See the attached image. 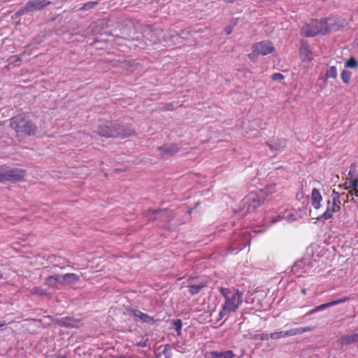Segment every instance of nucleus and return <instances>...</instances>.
<instances>
[{"mask_svg":"<svg viewBox=\"0 0 358 358\" xmlns=\"http://www.w3.org/2000/svg\"><path fill=\"white\" fill-rule=\"evenodd\" d=\"M349 187L352 189H355L357 188V186H358V181H357V178H350V180H349Z\"/></svg>","mask_w":358,"mask_h":358,"instance_id":"obj_34","label":"nucleus"},{"mask_svg":"<svg viewBox=\"0 0 358 358\" xmlns=\"http://www.w3.org/2000/svg\"><path fill=\"white\" fill-rule=\"evenodd\" d=\"M134 315L136 317L140 318V320L143 322L148 323V324H154L155 323V320L153 317H150L148 314L142 313L141 311H140L138 310H134Z\"/></svg>","mask_w":358,"mask_h":358,"instance_id":"obj_21","label":"nucleus"},{"mask_svg":"<svg viewBox=\"0 0 358 358\" xmlns=\"http://www.w3.org/2000/svg\"><path fill=\"white\" fill-rule=\"evenodd\" d=\"M293 336L292 329L287 331H279L271 333V339L278 340L282 338L289 337Z\"/></svg>","mask_w":358,"mask_h":358,"instance_id":"obj_20","label":"nucleus"},{"mask_svg":"<svg viewBox=\"0 0 358 358\" xmlns=\"http://www.w3.org/2000/svg\"><path fill=\"white\" fill-rule=\"evenodd\" d=\"M312 22H327V18H322L320 21H318L317 20H313Z\"/></svg>","mask_w":358,"mask_h":358,"instance_id":"obj_45","label":"nucleus"},{"mask_svg":"<svg viewBox=\"0 0 358 358\" xmlns=\"http://www.w3.org/2000/svg\"><path fill=\"white\" fill-rule=\"evenodd\" d=\"M285 78V76L282 74V73H273L272 76H271V79L274 81L275 80H282Z\"/></svg>","mask_w":358,"mask_h":358,"instance_id":"obj_35","label":"nucleus"},{"mask_svg":"<svg viewBox=\"0 0 358 358\" xmlns=\"http://www.w3.org/2000/svg\"><path fill=\"white\" fill-rule=\"evenodd\" d=\"M229 315V313L222 307V310L219 313V320L223 318L225 315Z\"/></svg>","mask_w":358,"mask_h":358,"instance_id":"obj_39","label":"nucleus"},{"mask_svg":"<svg viewBox=\"0 0 358 358\" xmlns=\"http://www.w3.org/2000/svg\"><path fill=\"white\" fill-rule=\"evenodd\" d=\"M297 266H298L297 264H295V265L294 266V268H296Z\"/></svg>","mask_w":358,"mask_h":358,"instance_id":"obj_55","label":"nucleus"},{"mask_svg":"<svg viewBox=\"0 0 358 358\" xmlns=\"http://www.w3.org/2000/svg\"><path fill=\"white\" fill-rule=\"evenodd\" d=\"M345 68L358 69V62L354 57H351L345 63Z\"/></svg>","mask_w":358,"mask_h":358,"instance_id":"obj_28","label":"nucleus"},{"mask_svg":"<svg viewBox=\"0 0 358 358\" xmlns=\"http://www.w3.org/2000/svg\"><path fill=\"white\" fill-rule=\"evenodd\" d=\"M57 267H59L57 264H54L52 268L56 269Z\"/></svg>","mask_w":358,"mask_h":358,"instance_id":"obj_51","label":"nucleus"},{"mask_svg":"<svg viewBox=\"0 0 358 358\" xmlns=\"http://www.w3.org/2000/svg\"><path fill=\"white\" fill-rule=\"evenodd\" d=\"M355 171V166L354 164L351 165L350 170L349 171L348 175L351 177L353 176L354 172Z\"/></svg>","mask_w":358,"mask_h":358,"instance_id":"obj_42","label":"nucleus"},{"mask_svg":"<svg viewBox=\"0 0 358 358\" xmlns=\"http://www.w3.org/2000/svg\"><path fill=\"white\" fill-rule=\"evenodd\" d=\"M8 60L15 66H19L20 62H22V58L20 56L13 55L11 56Z\"/></svg>","mask_w":358,"mask_h":358,"instance_id":"obj_33","label":"nucleus"},{"mask_svg":"<svg viewBox=\"0 0 358 358\" xmlns=\"http://www.w3.org/2000/svg\"><path fill=\"white\" fill-rule=\"evenodd\" d=\"M299 55L302 57L303 61L310 62L313 59V53L310 45L303 40L301 41Z\"/></svg>","mask_w":358,"mask_h":358,"instance_id":"obj_14","label":"nucleus"},{"mask_svg":"<svg viewBox=\"0 0 358 358\" xmlns=\"http://www.w3.org/2000/svg\"><path fill=\"white\" fill-rule=\"evenodd\" d=\"M99 3V1H92L85 3L83 6L80 8V10H88L93 8L95 6H96Z\"/></svg>","mask_w":358,"mask_h":358,"instance_id":"obj_32","label":"nucleus"},{"mask_svg":"<svg viewBox=\"0 0 358 358\" xmlns=\"http://www.w3.org/2000/svg\"><path fill=\"white\" fill-rule=\"evenodd\" d=\"M96 133L105 138H124L134 134L135 131L130 124H122L118 120H106L99 124Z\"/></svg>","mask_w":358,"mask_h":358,"instance_id":"obj_1","label":"nucleus"},{"mask_svg":"<svg viewBox=\"0 0 358 358\" xmlns=\"http://www.w3.org/2000/svg\"><path fill=\"white\" fill-rule=\"evenodd\" d=\"M334 22L337 23V22H342L339 20V18H338V19L334 20Z\"/></svg>","mask_w":358,"mask_h":358,"instance_id":"obj_50","label":"nucleus"},{"mask_svg":"<svg viewBox=\"0 0 358 358\" xmlns=\"http://www.w3.org/2000/svg\"><path fill=\"white\" fill-rule=\"evenodd\" d=\"M200 205V202H196L195 204H194V208H196V207H198Z\"/></svg>","mask_w":358,"mask_h":358,"instance_id":"obj_47","label":"nucleus"},{"mask_svg":"<svg viewBox=\"0 0 358 358\" xmlns=\"http://www.w3.org/2000/svg\"><path fill=\"white\" fill-rule=\"evenodd\" d=\"M287 141L285 138L277 139L268 142L267 145L270 150L275 152H281L286 147Z\"/></svg>","mask_w":358,"mask_h":358,"instance_id":"obj_16","label":"nucleus"},{"mask_svg":"<svg viewBox=\"0 0 358 358\" xmlns=\"http://www.w3.org/2000/svg\"><path fill=\"white\" fill-rule=\"evenodd\" d=\"M341 200L339 198H332L331 211L338 212L341 210Z\"/></svg>","mask_w":358,"mask_h":358,"instance_id":"obj_31","label":"nucleus"},{"mask_svg":"<svg viewBox=\"0 0 358 358\" xmlns=\"http://www.w3.org/2000/svg\"><path fill=\"white\" fill-rule=\"evenodd\" d=\"M44 285L53 289H62L64 288L62 275L55 273L46 277L44 280Z\"/></svg>","mask_w":358,"mask_h":358,"instance_id":"obj_10","label":"nucleus"},{"mask_svg":"<svg viewBox=\"0 0 358 358\" xmlns=\"http://www.w3.org/2000/svg\"><path fill=\"white\" fill-rule=\"evenodd\" d=\"M343 27L339 24H305L301 29V33L306 37H314L317 34L325 35L332 30L338 31Z\"/></svg>","mask_w":358,"mask_h":358,"instance_id":"obj_3","label":"nucleus"},{"mask_svg":"<svg viewBox=\"0 0 358 358\" xmlns=\"http://www.w3.org/2000/svg\"><path fill=\"white\" fill-rule=\"evenodd\" d=\"M25 175L24 169L10 168L7 165H0V183L21 181Z\"/></svg>","mask_w":358,"mask_h":358,"instance_id":"obj_5","label":"nucleus"},{"mask_svg":"<svg viewBox=\"0 0 358 358\" xmlns=\"http://www.w3.org/2000/svg\"><path fill=\"white\" fill-rule=\"evenodd\" d=\"M206 358H234L235 355L231 350L212 351L206 354Z\"/></svg>","mask_w":358,"mask_h":358,"instance_id":"obj_18","label":"nucleus"},{"mask_svg":"<svg viewBox=\"0 0 358 358\" xmlns=\"http://www.w3.org/2000/svg\"><path fill=\"white\" fill-rule=\"evenodd\" d=\"M194 279L189 280V292L191 295H195L198 294L202 288L205 287L207 285L206 281H200L194 283Z\"/></svg>","mask_w":358,"mask_h":358,"instance_id":"obj_15","label":"nucleus"},{"mask_svg":"<svg viewBox=\"0 0 358 358\" xmlns=\"http://www.w3.org/2000/svg\"><path fill=\"white\" fill-rule=\"evenodd\" d=\"M157 150L159 152L162 158L167 159L177 153L179 148L175 144H165L163 146L157 147Z\"/></svg>","mask_w":358,"mask_h":358,"instance_id":"obj_11","label":"nucleus"},{"mask_svg":"<svg viewBox=\"0 0 358 358\" xmlns=\"http://www.w3.org/2000/svg\"><path fill=\"white\" fill-rule=\"evenodd\" d=\"M322 200V195L319 190L314 188L311 193V204L315 209H319L321 206V201Z\"/></svg>","mask_w":358,"mask_h":358,"instance_id":"obj_19","label":"nucleus"},{"mask_svg":"<svg viewBox=\"0 0 358 358\" xmlns=\"http://www.w3.org/2000/svg\"><path fill=\"white\" fill-rule=\"evenodd\" d=\"M282 219V217H281L280 215H278L273 218V222L275 223L278 221H280Z\"/></svg>","mask_w":358,"mask_h":358,"instance_id":"obj_43","label":"nucleus"},{"mask_svg":"<svg viewBox=\"0 0 358 358\" xmlns=\"http://www.w3.org/2000/svg\"><path fill=\"white\" fill-rule=\"evenodd\" d=\"M330 201H327V207L325 210V212L322 214L321 215L317 217L315 219L318 221H320L322 220H327L332 217L334 213H337L336 211H331V207Z\"/></svg>","mask_w":358,"mask_h":358,"instance_id":"obj_22","label":"nucleus"},{"mask_svg":"<svg viewBox=\"0 0 358 358\" xmlns=\"http://www.w3.org/2000/svg\"><path fill=\"white\" fill-rule=\"evenodd\" d=\"M174 105L173 103H169L164 106V110H171L173 108Z\"/></svg>","mask_w":358,"mask_h":358,"instance_id":"obj_40","label":"nucleus"},{"mask_svg":"<svg viewBox=\"0 0 358 358\" xmlns=\"http://www.w3.org/2000/svg\"><path fill=\"white\" fill-rule=\"evenodd\" d=\"M67 267V266H60L59 268H66Z\"/></svg>","mask_w":358,"mask_h":358,"instance_id":"obj_53","label":"nucleus"},{"mask_svg":"<svg viewBox=\"0 0 358 358\" xmlns=\"http://www.w3.org/2000/svg\"><path fill=\"white\" fill-rule=\"evenodd\" d=\"M233 29H234V26L227 27L224 29L226 34H227V35L230 34L232 32Z\"/></svg>","mask_w":358,"mask_h":358,"instance_id":"obj_41","label":"nucleus"},{"mask_svg":"<svg viewBox=\"0 0 358 358\" xmlns=\"http://www.w3.org/2000/svg\"><path fill=\"white\" fill-rule=\"evenodd\" d=\"M252 52L249 57L252 55H266L271 54L275 51V48L273 43L269 41H262L255 43L252 47Z\"/></svg>","mask_w":358,"mask_h":358,"instance_id":"obj_7","label":"nucleus"},{"mask_svg":"<svg viewBox=\"0 0 358 358\" xmlns=\"http://www.w3.org/2000/svg\"><path fill=\"white\" fill-rule=\"evenodd\" d=\"M357 178H358V176H357Z\"/></svg>","mask_w":358,"mask_h":358,"instance_id":"obj_57","label":"nucleus"},{"mask_svg":"<svg viewBox=\"0 0 358 358\" xmlns=\"http://www.w3.org/2000/svg\"><path fill=\"white\" fill-rule=\"evenodd\" d=\"M10 127L15 131L17 136H35L38 132V127L24 113L11 117Z\"/></svg>","mask_w":358,"mask_h":358,"instance_id":"obj_2","label":"nucleus"},{"mask_svg":"<svg viewBox=\"0 0 358 358\" xmlns=\"http://www.w3.org/2000/svg\"><path fill=\"white\" fill-rule=\"evenodd\" d=\"M271 336V333L270 334H267V333H262V334H260L258 335V337L259 338V339L261 341H268V339H270Z\"/></svg>","mask_w":358,"mask_h":358,"instance_id":"obj_36","label":"nucleus"},{"mask_svg":"<svg viewBox=\"0 0 358 358\" xmlns=\"http://www.w3.org/2000/svg\"><path fill=\"white\" fill-rule=\"evenodd\" d=\"M138 345L141 346V347H145V343L138 344Z\"/></svg>","mask_w":358,"mask_h":358,"instance_id":"obj_52","label":"nucleus"},{"mask_svg":"<svg viewBox=\"0 0 358 358\" xmlns=\"http://www.w3.org/2000/svg\"><path fill=\"white\" fill-rule=\"evenodd\" d=\"M194 210V208H190L189 210H188L187 211V214H190V213L192 212V210Z\"/></svg>","mask_w":358,"mask_h":358,"instance_id":"obj_48","label":"nucleus"},{"mask_svg":"<svg viewBox=\"0 0 358 358\" xmlns=\"http://www.w3.org/2000/svg\"><path fill=\"white\" fill-rule=\"evenodd\" d=\"M337 70L336 66H331L325 73V78H336Z\"/></svg>","mask_w":358,"mask_h":358,"instance_id":"obj_27","label":"nucleus"},{"mask_svg":"<svg viewBox=\"0 0 358 358\" xmlns=\"http://www.w3.org/2000/svg\"><path fill=\"white\" fill-rule=\"evenodd\" d=\"M172 327L175 328L176 330L178 335L180 336L181 334V330L182 327V322L180 319L173 320L171 321Z\"/></svg>","mask_w":358,"mask_h":358,"instance_id":"obj_26","label":"nucleus"},{"mask_svg":"<svg viewBox=\"0 0 358 358\" xmlns=\"http://www.w3.org/2000/svg\"><path fill=\"white\" fill-rule=\"evenodd\" d=\"M345 193L340 194L339 192H336V191H335V190L334 189V190H333V192H332V195H331V196H332V198H335V199H336V198H339V199H340V197H341V196H345Z\"/></svg>","mask_w":358,"mask_h":358,"instance_id":"obj_37","label":"nucleus"},{"mask_svg":"<svg viewBox=\"0 0 358 358\" xmlns=\"http://www.w3.org/2000/svg\"><path fill=\"white\" fill-rule=\"evenodd\" d=\"M236 289L231 290L229 288H220V292L223 295V296L225 298V300L227 299H230V297H232L234 295V293L236 292Z\"/></svg>","mask_w":358,"mask_h":358,"instance_id":"obj_29","label":"nucleus"},{"mask_svg":"<svg viewBox=\"0 0 358 358\" xmlns=\"http://www.w3.org/2000/svg\"><path fill=\"white\" fill-rule=\"evenodd\" d=\"M50 4H51V2L48 0L29 1L24 6H22L15 15L20 16L30 13L40 11Z\"/></svg>","mask_w":358,"mask_h":358,"instance_id":"obj_6","label":"nucleus"},{"mask_svg":"<svg viewBox=\"0 0 358 358\" xmlns=\"http://www.w3.org/2000/svg\"><path fill=\"white\" fill-rule=\"evenodd\" d=\"M31 294L40 296H48L50 294L49 291L42 286L34 287L31 290Z\"/></svg>","mask_w":358,"mask_h":358,"instance_id":"obj_24","label":"nucleus"},{"mask_svg":"<svg viewBox=\"0 0 358 358\" xmlns=\"http://www.w3.org/2000/svg\"><path fill=\"white\" fill-rule=\"evenodd\" d=\"M350 299L349 297H344L343 299H337V300H334V301H331L329 303H324V304H322V305H320L317 307H315V308H313V310L308 311V313H306V314L303 316V317L308 316V315H311L318 311H322V310H324L329 307H332L334 306H336V305H338V304H340V303H344V302H346L348 301V300Z\"/></svg>","mask_w":358,"mask_h":358,"instance_id":"obj_13","label":"nucleus"},{"mask_svg":"<svg viewBox=\"0 0 358 358\" xmlns=\"http://www.w3.org/2000/svg\"><path fill=\"white\" fill-rule=\"evenodd\" d=\"M5 322L4 321H0V327H2L5 325Z\"/></svg>","mask_w":358,"mask_h":358,"instance_id":"obj_46","label":"nucleus"},{"mask_svg":"<svg viewBox=\"0 0 358 358\" xmlns=\"http://www.w3.org/2000/svg\"><path fill=\"white\" fill-rule=\"evenodd\" d=\"M301 293L305 295L306 294V289L305 288L302 289H301Z\"/></svg>","mask_w":358,"mask_h":358,"instance_id":"obj_49","label":"nucleus"},{"mask_svg":"<svg viewBox=\"0 0 358 358\" xmlns=\"http://www.w3.org/2000/svg\"><path fill=\"white\" fill-rule=\"evenodd\" d=\"M1 124L0 123V125H1Z\"/></svg>","mask_w":358,"mask_h":358,"instance_id":"obj_56","label":"nucleus"},{"mask_svg":"<svg viewBox=\"0 0 358 358\" xmlns=\"http://www.w3.org/2000/svg\"><path fill=\"white\" fill-rule=\"evenodd\" d=\"M242 295L243 293L236 289L232 297L225 300V303L222 305V308L227 310L229 314L231 312H235L242 303Z\"/></svg>","mask_w":358,"mask_h":358,"instance_id":"obj_9","label":"nucleus"},{"mask_svg":"<svg viewBox=\"0 0 358 358\" xmlns=\"http://www.w3.org/2000/svg\"><path fill=\"white\" fill-rule=\"evenodd\" d=\"M351 76V72L348 70H343L341 75L343 82L345 84L350 83Z\"/></svg>","mask_w":358,"mask_h":358,"instance_id":"obj_30","label":"nucleus"},{"mask_svg":"<svg viewBox=\"0 0 358 358\" xmlns=\"http://www.w3.org/2000/svg\"><path fill=\"white\" fill-rule=\"evenodd\" d=\"M275 185L267 186L264 189H261L259 193L251 192L244 199V204L248 205L247 210L254 211L262 203H264L266 196L271 194L275 189Z\"/></svg>","mask_w":358,"mask_h":358,"instance_id":"obj_4","label":"nucleus"},{"mask_svg":"<svg viewBox=\"0 0 358 358\" xmlns=\"http://www.w3.org/2000/svg\"><path fill=\"white\" fill-rule=\"evenodd\" d=\"M168 347L169 348V347H170V345H166V348H168Z\"/></svg>","mask_w":358,"mask_h":358,"instance_id":"obj_54","label":"nucleus"},{"mask_svg":"<svg viewBox=\"0 0 358 358\" xmlns=\"http://www.w3.org/2000/svg\"><path fill=\"white\" fill-rule=\"evenodd\" d=\"M145 215L148 218L149 220H151V221H155V220H157V219H154V217H155L156 215H152V214H149L148 213V210H147L145 212Z\"/></svg>","mask_w":358,"mask_h":358,"instance_id":"obj_38","label":"nucleus"},{"mask_svg":"<svg viewBox=\"0 0 358 358\" xmlns=\"http://www.w3.org/2000/svg\"><path fill=\"white\" fill-rule=\"evenodd\" d=\"M356 342H358V334H352L351 335H347L341 337L342 345H347Z\"/></svg>","mask_w":358,"mask_h":358,"instance_id":"obj_23","label":"nucleus"},{"mask_svg":"<svg viewBox=\"0 0 358 358\" xmlns=\"http://www.w3.org/2000/svg\"><path fill=\"white\" fill-rule=\"evenodd\" d=\"M351 195H355V196H358V189H352L349 192Z\"/></svg>","mask_w":358,"mask_h":358,"instance_id":"obj_44","label":"nucleus"},{"mask_svg":"<svg viewBox=\"0 0 358 358\" xmlns=\"http://www.w3.org/2000/svg\"><path fill=\"white\" fill-rule=\"evenodd\" d=\"M52 322L55 324L66 328H78L83 324L80 318L70 316L61 318H52Z\"/></svg>","mask_w":358,"mask_h":358,"instance_id":"obj_8","label":"nucleus"},{"mask_svg":"<svg viewBox=\"0 0 358 358\" xmlns=\"http://www.w3.org/2000/svg\"><path fill=\"white\" fill-rule=\"evenodd\" d=\"M148 213L156 215L154 219L161 220L162 221H169L172 220L173 214L171 210L168 208H159L156 210L148 209Z\"/></svg>","mask_w":358,"mask_h":358,"instance_id":"obj_12","label":"nucleus"},{"mask_svg":"<svg viewBox=\"0 0 358 358\" xmlns=\"http://www.w3.org/2000/svg\"><path fill=\"white\" fill-rule=\"evenodd\" d=\"M293 332V336L301 334L306 331H310L314 329V327L313 326H308L306 327H299L296 329H292Z\"/></svg>","mask_w":358,"mask_h":358,"instance_id":"obj_25","label":"nucleus"},{"mask_svg":"<svg viewBox=\"0 0 358 358\" xmlns=\"http://www.w3.org/2000/svg\"><path fill=\"white\" fill-rule=\"evenodd\" d=\"M63 287L76 284L80 280V276L76 273L61 274Z\"/></svg>","mask_w":358,"mask_h":358,"instance_id":"obj_17","label":"nucleus"}]
</instances>
